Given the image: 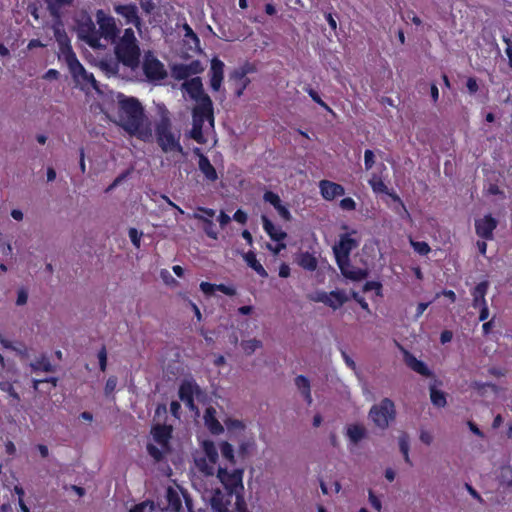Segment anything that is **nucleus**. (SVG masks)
<instances>
[{
    "label": "nucleus",
    "mask_w": 512,
    "mask_h": 512,
    "mask_svg": "<svg viewBox=\"0 0 512 512\" xmlns=\"http://www.w3.org/2000/svg\"><path fill=\"white\" fill-rule=\"evenodd\" d=\"M115 123L129 135L141 140H146L151 135L144 108L137 98L124 94L117 95Z\"/></svg>",
    "instance_id": "1"
},
{
    "label": "nucleus",
    "mask_w": 512,
    "mask_h": 512,
    "mask_svg": "<svg viewBox=\"0 0 512 512\" xmlns=\"http://www.w3.org/2000/svg\"><path fill=\"white\" fill-rule=\"evenodd\" d=\"M115 54L117 63H102L105 69L110 73H117L119 63L134 70L139 65L140 48L138 46L135 33L132 28L124 30L123 35L119 38L115 46Z\"/></svg>",
    "instance_id": "2"
},
{
    "label": "nucleus",
    "mask_w": 512,
    "mask_h": 512,
    "mask_svg": "<svg viewBox=\"0 0 512 512\" xmlns=\"http://www.w3.org/2000/svg\"><path fill=\"white\" fill-rule=\"evenodd\" d=\"M159 120L156 123L155 135L159 147L165 153L178 152L185 155L180 143L181 133L174 131L168 109L162 104L157 106Z\"/></svg>",
    "instance_id": "3"
},
{
    "label": "nucleus",
    "mask_w": 512,
    "mask_h": 512,
    "mask_svg": "<svg viewBox=\"0 0 512 512\" xmlns=\"http://www.w3.org/2000/svg\"><path fill=\"white\" fill-rule=\"evenodd\" d=\"M243 469H233L228 471L224 468H219L217 478L228 492L230 497H235V505L238 512H246V504L243 497Z\"/></svg>",
    "instance_id": "4"
},
{
    "label": "nucleus",
    "mask_w": 512,
    "mask_h": 512,
    "mask_svg": "<svg viewBox=\"0 0 512 512\" xmlns=\"http://www.w3.org/2000/svg\"><path fill=\"white\" fill-rule=\"evenodd\" d=\"M192 129L190 130V137L196 142L203 144L205 143V138L203 136V126L204 122L208 121L209 126H214V116H213V104L211 99H206V104H202L201 106H195L192 111Z\"/></svg>",
    "instance_id": "5"
},
{
    "label": "nucleus",
    "mask_w": 512,
    "mask_h": 512,
    "mask_svg": "<svg viewBox=\"0 0 512 512\" xmlns=\"http://www.w3.org/2000/svg\"><path fill=\"white\" fill-rule=\"evenodd\" d=\"M395 417V405L389 398H384L380 403L373 405L368 413V418L381 430L387 429Z\"/></svg>",
    "instance_id": "6"
},
{
    "label": "nucleus",
    "mask_w": 512,
    "mask_h": 512,
    "mask_svg": "<svg viewBox=\"0 0 512 512\" xmlns=\"http://www.w3.org/2000/svg\"><path fill=\"white\" fill-rule=\"evenodd\" d=\"M64 60L73 75L74 79L83 85L91 84L94 89H97L96 80L93 74L88 73L82 64L78 61L75 53L70 47L61 49Z\"/></svg>",
    "instance_id": "7"
},
{
    "label": "nucleus",
    "mask_w": 512,
    "mask_h": 512,
    "mask_svg": "<svg viewBox=\"0 0 512 512\" xmlns=\"http://www.w3.org/2000/svg\"><path fill=\"white\" fill-rule=\"evenodd\" d=\"M203 498L209 500L214 512H238L235 501L228 495V492H223L219 488L208 491L206 490Z\"/></svg>",
    "instance_id": "8"
},
{
    "label": "nucleus",
    "mask_w": 512,
    "mask_h": 512,
    "mask_svg": "<svg viewBox=\"0 0 512 512\" xmlns=\"http://www.w3.org/2000/svg\"><path fill=\"white\" fill-rule=\"evenodd\" d=\"M96 21L99 25V40L104 38L107 41L115 42L119 29L114 17L106 14L103 10L96 12Z\"/></svg>",
    "instance_id": "9"
},
{
    "label": "nucleus",
    "mask_w": 512,
    "mask_h": 512,
    "mask_svg": "<svg viewBox=\"0 0 512 512\" xmlns=\"http://www.w3.org/2000/svg\"><path fill=\"white\" fill-rule=\"evenodd\" d=\"M77 33L78 37L85 41L90 47H104V45L99 42V31L90 17H85L78 23Z\"/></svg>",
    "instance_id": "10"
},
{
    "label": "nucleus",
    "mask_w": 512,
    "mask_h": 512,
    "mask_svg": "<svg viewBox=\"0 0 512 512\" xmlns=\"http://www.w3.org/2000/svg\"><path fill=\"white\" fill-rule=\"evenodd\" d=\"M348 296L344 290H335L331 292L318 291L312 297L311 300L320 302L333 310L339 309L348 301Z\"/></svg>",
    "instance_id": "11"
},
{
    "label": "nucleus",
    "mask_w": 512,
    "mask_h": 512,
    "mask_svg": "<svg viewBox=\"0 0 512 512\" xmlns=\"http://www.w3.org/2000/svg\"><path fill=\"white\" fill-rule=\"evenodd\" d=\"M143 70L150 81L163 80L167 76L164 65L151 52L145 54Z\"/></svg>",
    "instance_id": "12"
},
{
    "label": "nucleus",
    "mask_w": 512,
    "mask_h": 512,
    "mask_svg": "<svg viewBox=\"0 0 512 512\" xmlns=\"http://www.w3.org/2000/svg\"><path fill=\"white\" fill-rule=\"evenodd\" d=\"M113 9L117 15L125 19L126 24L134 25L136 29L141 32L143 22L139 16L136 4H114Z\"/></svg>",
    "instance_id": "13"
},
{
    "label": "nucleus",
    "mask_w": 512,
    "mask_h": 512,
    "mask_svg": "<svg viewBox=\"0 0 512 512\" xmlns=\"http://www.w3.org/2000/svg\"><path fill=\"white\" fill-rule=\"evenodd\" d=\"M181 89L185 91L191 99L196 101V106L206 104V99H210V97L204 92L203 84L199 77L186 80L182 83Z\"/></svg>",
    "instance_id": "14"
},
{
    "label": "nucleus",
    "mask_w": 512,
    "mask_h": 512,
    "mask_svg": "<svg viewBox=\"0 0 512 512\" xmlns=\"http://www.w3.org/2000/svg\"><path fill=\"white\" fill-rule=\"evenodd\" d=\"M356 234V231H353L352 233L343 234L340 236L339 242L334 245L333 252L336 258V261L338 259L345 260L349 259L350 252L357 248L359 245V239L353 238L352 235Z\"/></svg>",
    "instance_id": "15"
},
{
    "label": "nucleus",
    "mask_w": 512,
    "mask_h": 512,
    "mask_svg": "<svg viewBox=\"0 0 512 512\" xmlns=\"http://www.w3.org/2000/svg\"><path fill=\"white\" fill-rule=\"evenodd\" d=\"M204 70L199 60H193L189 64H177L172 67V75L177 80H184L192 75L201 73Z\"/></svg>",
    "instance_id": "16"
},
{
    "label": "nucleus",
    "mask_w": 512,
    "mask_h": 512,
    "mask_svg": "<svg viewBox=\"0 0 512 512\" xmlns=\"http://www.w3.org/2000/svg\"><path fill=\"white\" fill-rule=\"evenodd\" d=\"M338 264V267L343 274L344 277L347 279H350L352 281H360L365 279L368 276V270L367 269H361L354 267L351 265L349 259L336 261Z\"/></svg>",
    "instance_id": "17"
},
{
    "label": "nucleus",
    "mask_w": 512,
    "mask_h": 512,
    "mask_svg": "<svg viewBox=\"0 0 512 512\" xmlns=\"http://www.w3.org/2000/svg\"><path fill=\"white\" fill-rule=\"evenodd\" d=\"M497 227V220L491 215H486L483 218L475 221V229L478 236L484 239H492L493 231Z\"/></svg>",
    "instance_id": "18"
},
{
    "label": "nucleus",
    "mask_w": 512,
    "mask_h": 512,
    "mask_svg": "<svg viewBox=\"0 0 512 512\" xmlns=\"http://www.w3.org/2000/svg\"><path fill=\"white\" fill-rule=\"evenodd\" d=\"M319 188L322 197L325 200H333L335 197L342 196L345 194V189L342 185L329 180H321Z\"/></svg>",
    "instance_id": "19"
},
{
    "label": "nucleus",
    "mask_w": 512,
    "mask_h": 512,
    "mask_svg": "<svg viewBox=\"0 0 512 512\" xmlns=\"http://www.w3.org/2000/svg\"><path fill=\"white\" fill-rule=\"evenodd\" d=\"M223 74H224V63L214 58L211 61V68H210V85L213 91H219L222 81H223Z\"/></svg>",
    "instance_id": "20"
},
{
    "label": "nucleus",
    "mask_w": 512,
    "mask_h": 512,
    "mask_svg": "<svg viewBox=\"0 0 512 512\" xmlns=\"http://www.w3.org/2000/svg\"><path fill=\"white\" fill-rule=\"evenodd\" d=\"M194 153L199 156V170L202 172V174L208 181L215 182L218 179V175L210 160L204 154L201 153L199 148H195Z\"/></svg>",
    "instance_id": "21"
},
{
    "label": "nucleus",
    "mask_w": 512,
    "mask_h": 512,
    "mask_svg": "<svg viewBox=\"0 0 512 512\" xmlns=\"http://www.w3.org/2000/svg\"><path fill=\"white\" fill-rule=\"evenodd\" d=\"M404 362L410 369L422 376L430 377L432 375L426 364L408 351H404Z\"/></svg>",
    "instance_id": "22"
},
{
    "label": "nucleus",
    "mask_w": 512,
    "mask_h": 512,
    "mask_svg": "<svg viewBox=\"0 0 512 512\" xmlns=\"http://www.w3.org/2000/svg\"><path fill=\"white\" fill-rule=\"evenodd\" d=\"M248 70L244 67L235 69L230 74V80L234 81L236 88V95L240 97L243 94V91L247 87L249 83V79L246 77Z\"/></svg>",
    "instance_id": "23"
},
{
    "label": "nucleus",
    "mask_w": 512,
    "mask_h": 512,
    "mask_svg": "<svg viewBox=\"0 0 512 512\" xmlns=\"http://www.w3.org/2000/svg\"><path fill=\"white\" fill-rule=\"evenodd\" d=\"M263 198L266 202L274 206L281 218L286 221L290 220L291 214L289 210L284 205H282L281 199L276 193L267 191Z\"/></svg>",
    "instance_id": "24"
},
{
    "label": "nucleus",
    "mask_w": 512,
    "mask_h": 512,
    "mask_svg": "<svg viewBox=\"0 0 512 512\" xmlns=\"http://www.w3.org/2000/svg\"><path fill=\"white\" fill-rule=\"evenodd\" d=\"M200 394L201 389L193 380H185L180 385L179 398L181 400H190L194 398V396H199Z\"/></svg>",
    "instance_id": "25"
},
{
    "label": "nucleus",
    "mask_w": 512,
    "mask_h": 512,
    "mask_svg": "<svg viewBox=\"0 0 512 512\" xmlns=\"http://www.w3.org/2000/svg\"><path fill=\"white\" fill-rule=\"evenodd\" d=\"M204 422L211 433L220 434L223 432V426L216 419V410L213 407H208L205 410Z\"/></svg>",
    "instance_id": "26"
},
{
    "label": "nucleus",
    "mask_w": 512,
    "mask_h": 512,
    "mask_svg": "<svg viewBox=\"0 0 512 512\" xmlns=\"http://www.w3.org/2000/svg\"><path fill=\"white\" fill-rule=\"evenodd\" d=\"M154 442L161 447H168L169 439L171 437V430L167 426H156L152 430Z\"/></svg>",
    "instance_id": "27"
},
{
    "label": "nucleus",
    "mask_w": 512,
    "mask_h": 512,
    "mask_svg": "<svg viewBox=\"0 0 512 512\" xmlns=\"http://www.w3.org/2000/svg\"><path fill=\"white\" fill-rule=\"evenodd\" d=\"M261 219L263 228L271 239L274 241H282L286 238L287 234L281 228L274 226V224L265 215H263Z\"/></svg>",
    "instance_id": "28"
},
{
    "label": "nucleus",
    "mask_w": 512,
    "mask_h": 512,
    "mask_svg": "<svg viewBox=\"0 0 512 512\" xmlns=\"http://www.w3.org/2000/svg\"><path fill=\"white\" fill-rule=\"evenodd\" d=\"M295 385L300 392V394L303 396L305 401L308 405H311L313 402L312 394H311V386L310 381L307 377L303 375H299L295 378Z\"/></svg>",
    "instance_id": "29"
},
{
    "label": "nucleus",
    "mask_w": 512,
    "mask_h": 512,
    "mask_svg": "<svg viewBox=\"0 0 512 512\" xmlns=\"http://www.w3.org/2000/svg\"><path fill=\"white\" fill-rule=\"evenodd\" d=\"M489 287L487 281L480 282L472 291L473 307L478 308L479 306L486 304V293Z\"/></svg>",
    "instance_id": "30"
},
{
    "label": "nucleus",
    "mask_w": 512,
    "mask_h": 512,
    "mask_svg": "<svg viewBox=\"0 0 512 512\" xmlns=\"http://www.w3.org/2000/svg\"><path fill=\"white\" fill-rule=\"evenodd\" d=\"M366 429L364 426L359 424H351L346 429V436L353 444H358L362 439L366 437Z\"/></svg>",
    "instance_id": "31"
},
{
    "label": "nucleus",
    "mask_w": 512,
    "mask_h": 512,
    "mask_svg": "<svg viewBox=\"0 0 512 512\" xmlns=\"http://www.w3.org/2000/svg\"><path fill=\"white\" fill-rule=\"evenodd\" d=\"M166 499L168 501L167 509L178 512L181 509L182 501L177 489L168 487L166 490Z\"/></svg>",
    "instance_id": "32"
},
{
    "label": "nucleus",
    "mask_w": 512,
    "mask_h": 512,
    "mask_svg": "<svg viewBox=\"0 0 512 512\" xmlns=\"http://www.w3.org/2000/svg\"><path fill=\"white\" fill-rule=\"evenodd\" d=\"M243 258L246 264L252 268L259 276L266 278L268 276L266 270L261 265V263L256 259V255L254 252H247L243 254Z\"/></svg>",
    "instance_id": "33"
},
{
    "label": "nucleus",
    "mask_w": 512,
    "mask_h": 512,
    "mask_svg": "<svg viewBox=\"0 0 512 512\" xmlns=\"http://www.w3.org/2000/svg\"><path fill=\"white\" fill-rule=\"evenodd\" d=\"M30 367L34 372L43 371V372H54V366L51 364L50 360L42 355L41 357L35 359L30 363Z\"/></svg>",
    "instance_id": "34"
},
{
    "label": "nucleus",
    "mask_w": 512,
    "mask_h": 512,
    "mask_svg": "<svg viewBox=\"0 0 512 512\" xmlns=\"http://www.w3.org/2000/svg\"><path fill=\"white\" fill-rule=\"evenodd\" d=\"M297 263L303 269L308 271H314L317 268V259L309 252L301 253L297 259Z\"/></svg>",
    "instance_id": "35"
},
{
    "label": "nucleus",
    "mask_w": 512,
    "mask_h": 512,
    "mask_svg": "<svg viewBox=\"0 0 512 512\" xmlns=\"http://www.w3.org/2000/svg\"><path fill=\"white\" fill-rule=\"evenodd\" d=\"M202 448L205 454V457L211 464H216L218 460V450L215 447L212 441H204L202 443Z\"/></svg>",
    "instance_id": "36"
},
{
    "label": "nucleus",
    "mask_w": 512,
    "mask_h": 512,
    "mask_svg": "<svg viewBox=\"0 0 512 512\" xmlns=\"http://www.w3.org/2000/svg\"><path fill=\"white\" fill-rule=\"evenodd\" d=\"M196 467L206 476L212 477L215 472V464H211L209 460L203 457L195 459Z\"/></svg>",
    "instance_id": "37"
},
{
    "label": "nucleus",
    "mask_w": 512,
    "mask_h": 512,
    "mask_svg": "<svg viewBox=\"0 0 512 512\" xmlns=\"http://www.w3.org/2000/svg\"><path fill=\"white\" fill-rule=\"evenodd\" d=\"M240 345H241V348H242L243 352L247 356H250L257 349L261 348L263 346V343H262L261 340L253 338V339L243 340Z\"/></svg>",
    "instance_id": "38"
},
{
    "label": "nucleus",
    "mask_w": 512,
    "mask_h": 512,
    "mask_svg": "<svg viewBox=\"0 0 512 512\" xmlns=\"http://www.w3.org/2000/svg\"><path fill=\"white\" fill-rule=\"evenodd\" d=\"M195 219L201 220L204 222V231L212 239H217V232L215 231V225L211 219L205 218L204 215L195 213L193 215Z\"/></svg>",
    "instance_id": "39"
},
{
    "label": "nucleus",
    "mask_w": 512,
    "mask_h": 512,
    "mask_svg": "<svg viewBox=\"0 0 512 512\" xmlns=\"http://www.w3.org/2000/svg\"><path fill=\"white\" fill-rule=\"evenodd\" d=\"M430 399L437 407H444L447 403L445 393L437 390L434 385L430 386Z\"/></svg>",
    "instance_id": "40"
},
{
    "label": "nucleus",
    "mask_w": 512,
    "mask_h": 512,
    "mask_svg": "<svg viewBox=\"0 0 512 512\" xmlns=\"http://www.w3.org/2000/svg\"><path fill=\"white\" fill-rule=\"evenodd\" d=\"M255 446H256V443H255L254 439H252V438L243 439L239 443L238 452H237L238 456L245 458L254 450Z\"/></svg>",
    "instance_id": "41"
},
{
    "label": "nucleus",
    "mask_w": 512,
    "mask_h": 512,
    "mask_svg": "<svg viewBox=\"0 0 512 512\" xmlns=\"http://www.w3.org/2000/svg\"><path fill=\"white\" fill-rule=\"evenodd\" d=\"M220 451L224 459H226L229 463L234 465L236 463L235 455H234V448L233 446L228 442H221L220 443Z\"/></svg>",
    "instance_id": "42"
},
{
    "label": "nucleus",
    "mask_w": 512,
    "mask_h": 512,
    "mask_svg": "<svg viewBox=\"0 0 512 512\" xmlns=\"http://www.w3.org/2000/svg\"><path fill=\"white\" fill-rule=\"evenodd\" d=\"M147 451L151 457L156 461H160L164 454L168 451V447H161L157 444L149 443L147 445Z\"/></svg>",
    "instance_id": "43"
},
{
    "label": "nucleus",
    "mask_w": 512,
    "mask_h": 512,
    "mask_svg": "<svg viewBox=\"0 0 512 512\" xmlns=\"http://www.w3.org/2000/svg\"><path fill=\"white\" fill-rule=\"evenodd\" d=\"M399 448L403 454L405 462L411 464L409 457V436L405 433L399 437Z\"/></svg>",
    "instance_id": "44"
},
{
    "label": "nucleus",
    "mask_w": 512,
    "mask_h": 512,
    "mask_svg": "<svg viewBox=\"0 0 512 512\" xmlns=\"http://www.w3.org/2000/svg\"><path fill=\"white\" fill-rule=\"evenodd\" d=\"M369 184L371 185L374 192L388 194V187L376 175H373V177L369 180Z\"/></svg>",
    "instance_id": "45"
},
{
    "label": "nucleus",
    "mask_w": 512,
    "mask_h": 512,
    "mask_svg": "<svg viewBox=\"0 0 512 512\" xmlns=\"http://www.w3.org/2000/svg\"><path fill=\"white\" fill-rule=\"evenodd\" d=\"M0 389L3 392L8 393L9 396L12 397L15 401H19L20 400V396L16 392V390L14 389L12 383H10L8 381H2V382H0Z\"/></svg>",
    "instance_id": "46"
},
{
    "label": "nucleus",
    "mask_w": 512,
    "mask_h": 512,
    "mask_svg": "<svg viewBox=\"0 0 512 512\" xmlns=\"http://www.w3.org/2000/svg\"><path fill=\"white\" fill-rule=\"evenodd\" d=\"M411 245L413 249L420 255H426L430 252V247L426 242L411 240Z\"/></svg>",
    "instance_id": "47"
},
{
    "label": "nucleus",
    "mask_w": 512,
    "mask_h": 512,
    "mask_svg": "<svg viewBox=\"0 0 512 512\" xmlns=\"http://www.w3.org/2000/svg\"><path fill=\"white\" fill-rule=\"evenodd\" d=\"M388 195L395 201L398 203V207L396 208V211L402 216H409V213L406 209V207L404 206L403 202L401 201V199L399 198V196L395 193H390L388 191Z\"/></svg>",
    "instance_id": "48"
},
{
    "label": "nucleus",
    "mask_w": 512,
    "mask_h": 512,
    "mask_svg": "<svg viewBox=\"0 0 512 512\" xmlns=\"http://www.w3.org/2000/svg\"><path fill=\"white\" fill-rule=\"evenodd\" d=\"M129 238L132 244L139 248L141 245L142 232H139L136 228H130L128 231Z\"/></svg>",
    "instance_id": "49"
},
{
    "label": "nucleus",
    "mask_w": 512,
    "mask_h": 512,
    "mask_svg": "<svg viewBox=\"0 0 512 512\" xmlns=\"http://www.w3.org/2000/svg\"><path fill=\"white\" fill-rule=\"evenodd\" d=\"M364 164H365L366 170H370L373 167V165L375 164V155L372 150H369V149L365 150Z\"/></svg>",
    "instance_id": "50"
},
{
    "label": "nucleus",
    "mask_w": 512,
    "mask_h": 512,
    "mask_svg": "<svg viewBox=\"0 0 512 512\" xmlns=\"http://www.w3.org/2000/svg\"><path fill=\"white\" fill-rule=\"evenodd\" d=\"M154 505L150 502H143L138 505H135L130 512H153Z\"/></svg>",
    "instance_id": "51"
},
{
    "label": "nucleus",
    "mask_w": 512,
    "mask_h": 512,
    "mask_svg": "<svg viewBox=\"0 0 512 512\" xmlns=\"http://www.w3.org/2000/svg\"><path fill=\"white\" fill-rule=\"evenodd\" d=\"M97 357H98V361H99L100 370L105 371L106 367H107V351H106L105 346H103L99 350Z\"/></svg>",
    "instance_id": "52"
},
{
    "label": "nucleus",
    "mask_w": 512,
    "mask_h": 512,
    "mask_svg": "<svg viewBox=\"0 0 512 512\" xmlns=\"http://www.w3.org/2000/svg\"><path fill=\"white\" fill-rule=\"evenodd\" d=\"M28 301V292L25 288H19L17 291L16 305L23 306Z\"/></svg>",
    "instance_id": "53"
},
{
    "label": "nucleus",
    "mask_w": 512,
    "mask_h": 512,
    "mask_svg": "<svg viewBox=\"0 0 512 512\" xmlns=\"http://www.w3.org/2000/svg\"><path fill=\"white\" fill-rule=\"evenodd\" d=\"M306 91L307 93L309 94V96L317 103L319 104L320 106H322L323 108H325L326 110L330 111L331 109L329 108V106L322 101V99L320 98V96L318 95V93L313 90L312 88H306Z\"/></svg>",
    "instance_id": "54"
},
{
    "label": "nucleus",
    "mask_w": 512,
    "mask_h": 512,
    "mask_svg": "<svg viewBox=\"0 0 512 512\" xmlns=\"http://www.w3.org/2000/svg\"><path fill=\"white\" fill-rule=\"evenodd\" d=\"M139 4L143 12L146 14H151L156 8L153 0H139Z\"/></svg>",
    "instance_id": "55"
},
{
    "label": "nucleus",
    "mask_w": 512,
    "mask_h": 512,
    "mask_svg": "<svg viewBox=\"0 0 512 512\" xmlns=\"http://www.w3.org/2000/svg\"><path fill=\"white\" fill-rule=\"evenodd\" d=\"M368 499L372 507L380 512L382 509V503L372 490H369L368 492Z\"/></svg>",
    "instance_id": "56"
},
{
    "label": "nucleus",
    "mask_w": 512,
    "mask_h": 512,
    "mask_svg": "<svg viewBox=\"0 0 512 512\" xmlns=\"http://www.w3.org/2000/svg\"><path fill=\"white\" fill-rule=\"evenodd\" d=\"M117 385V378L115 376H110L106 381V385L104 388L105 394L109 395L113 393Z\"/></svg>",
    "instance_id": "57"
},
{
    "label": "nucleus",
    "mask_w": 512,
    "mask_h": 512,
    "mask_svg": "<svg viewBox=\"0 0 512 512\" xmlns=\"http://www.w3.org/2000/svg\"><path fill=\"white\" fill-rule=\"evenodd\" d=\"M340 207L343 210L352 211V210H355L356 203L352 198L348 197V198H344L340 201Z\"/></svg>",
    "instance_id": "58"
},
{
    "label": "nucleus",
    "mask_w": 512,
    "mask_h": 512,
    "mask_svg": "<svg viewBox=\"0 0 512 512\" xmlns=\"http://www.w3.org/2000/svg\"><path fill=\"white\" fill-rule=\"evenodd\" d=\"M371 290H376L377 294L379 295L380 294V290H381V284L379 282H376V281L366 282L364 287H363V291L364 292H368V291H371Z\"/></svg>",
    "instance_id": "59"
},
{
    "label": "nucleus",
    "mask_w": 512,
    "mask_h": 512,
    "mask_svg": "<svg viewBox=\"0 0 512 512\" xmlns=\"http://www.w3.org/2000/svg\"><path fill=\"white\" fill-rule=\"evenodd\" d=\"M487 193L490 195H499L502 199L505 198V193L496 184L490 183L487 188Z\"/></svg>",
    "instance_id": "60"
},
{
    "label": "nucleus",
    "mask_w": 512,
    "mask_h": 512,
    "mask_svg": "<svg viewBox=\"0 0 512 512\" xmlns=\"http://www.w3.org/2000/svg\"><path fill=\"white\" fill-rule=\"evenodd\" d=\"M217 288V284H211L208 282H202L200 284V289L205 294H212Z\"/></svg>",
    "instance_id": "61"
},
{
    "label": "nucleus",
    "mask_w": 512,
    "mask_h": 512,
    "mask_svg": "<svg viewBox=\"0 0 512 512\" xmlns=\"http://www.w3.org/2000/svg\"><path fill=\"white\" fill-rule=\"evenodd\" d=\"M465 488L468 491V493L476 499L479 503L483 504L484 499L481 497V495L468 483L465 484Z\"/></svg>",
    "instance_id": "62"
},
{
    "label": "nucleus",
    "mask_w": 512,
    "mask_h": 512,
    "mask_svg": "<svg viewBox=\"0 0 512 512\" xmlns=\"http://www.w3.org/2000/svg\"><path fill=\"white\" fill-rule=\"evenodd\" d=\"M184 29H185V36L187 38H190L191 40H193L195 42L196 45H199V38L198 36L194 33V31L191 29V27L188 25V24H185L184 25Z\"/></svg>",
    "instance_id": "63"
},
{
    "label": "nucleus",
    "mask_w": 512,
    "mask_h": 512,
    "mask_svg": "<svg viewBox=\"0 0 512 512\" xmlns=\"http://www.w3.org/2000/svg\"><path fill=\"white\" fill-rule=\"evenodd\" d=\"M504 42L507 44V48L505 50V53L509 60V66L512 68V42L509 38L504 37Z\"/></svg>",
    "instance_id": "64"
}]
</instances>
